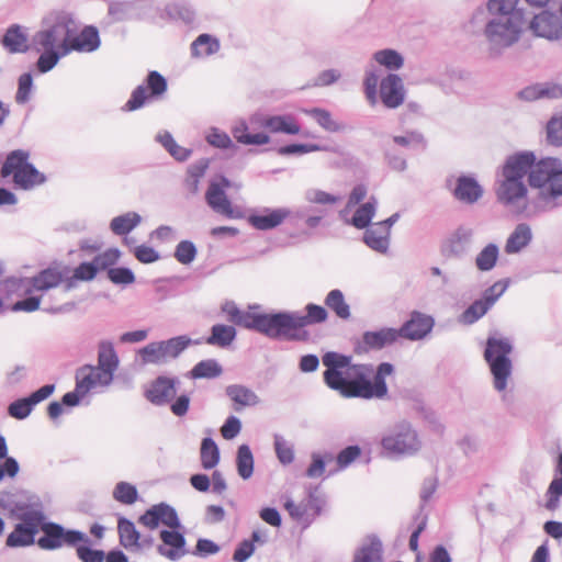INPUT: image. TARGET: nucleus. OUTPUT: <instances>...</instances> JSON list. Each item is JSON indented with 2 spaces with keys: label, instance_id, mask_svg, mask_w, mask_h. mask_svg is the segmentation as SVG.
Returning <instances> with one entry per match:
<instances>
[{
  "label": "nucleus",
  "instance_id": "f257e3e1",
  "mask_svg": "<svg viewBox=\"0 0 562 562\" xmlns=\"http://www.w3.org/2000/svg\"><path fill=\"white\" fill-rule=\"evenodd\" d=\"M322 361L326 367L323 374L325 384L342 397L370 400L384 398L387 395L385 379L394 371L391 363H380L371 380L372 369L352 364L351 357L330 351L323 356Z\"/></svg>",
  "mask_w": 562,
  "mask_h": 562
},
{
  "label": "nucleus",
  "instance_id": "f03ea898",
  "mask_svg": "<svg viewBox=\"0 0 562 562\" xmlns=\"http://www.w3.org/2000/svg\"><path fill=\"white\" fill-rule=\"evenodd\" d=\"M48 23L47 29L34 36L36 49L43 52L37 59V69L42 74L52 70L58 60L67 55L64 50L71 27V18L65 13H55L49 16Z\"/></svg>",
  "mask_w": 562,
  "mask_h": 562
},
{
  "label": "nucleus",
  "instance_id": "7ed1b4c3",
  "mask_svg": "<svg viewBox=\"0 0 562 562\" xmlns=\"http://www.w3.org/2000/svg\"><path fill=\"white\" fill-rule=\"evenodd\" d=\"M536 157L531 153H521L510 156L502 170V179L496 189L498 200L510 204L524 199L527 188L524 183L525 176L532 169Z\"/></svg>",
  "mask_w": 562,
  "mask_h": 562
},
{
  "label": "nucleus",
  "instance_id": "20e7f679",
  "mask_svg": "<svg viewBox=\"0 0 562 562\" xmlns=\"http://www.w3.org/2000/svg\"><path fill=\"white\" fill-rule=\"evenodd\" d=\"M30 154L22 149L11 151L1 169L2 178L12 177L15 187L30 190L45 181V176L29 162Z\"/></svg>",
  "mask_w": 562,
  "mask_h": 562
},
{
  "label": "nucleus",
  "instance_id": "39448f33",
  "mask_svg": "<svg viewBox=\"0 0 562 562\" xmlns=\"http://www.w3.org/2000/svg\"><path fill=\"white\" fill-rule=\"evenodd\" d=\"M513 346L509 339L502 337H488L484 351V359L490 366L494 378V386L497 391H504L507 380L512 374V361L509 355Z\"/></svg>",
  "mask_w": 562,
  "mask_h": 562
},
{
  "label": "nucleus",
  "instance_id": "423d86ee",
  "mask_svg": "<svg viewBox=\"0 0 562 562\" xmlns=\"http://www.w3.org/2000/svg\"><path fill=\"white\" fill-rule=\"evenodd\" d=\"M306 315L295 313H281L283 338L301 340L307 337L304 328L312 324H319L327 319L328 314L325 307L310 303L305 307Z\"/></svg>",
  "mask_w": 562,
  "mask_h": 562
},
{
  "label": "nucleus",
  "instance_id": "0eeeda50",
  "mask_svg": "<svg viewBox=\"0 0 562 562\" xmlns=\"http://www.w3.org/2000/svg\"><path fill=\"white\" fill-rule=\"evenodd\" d=\"M40 531L43 535L36 543L43 550L52 551L63 547L72 548V546L86 540V533L79 530L66 529L56 522H46L45 519L42 520Z\"/></svg>",
  "mask_w": 562,
  "mask_h": 562
},
{
  "label": "nucleus",
  "instance_id": "6e6552de",
  "mask_svg": "<svg viewBox=\"0 0 562 562\" xmlns=\"http://www.w3.org/2000/svg\"><path fill=\"white\" fill-rule=\"evenodd\" d=\"M529 183L536 188H547L553 195H562V166L558 159L546 158L532 166Z\"/></svg>",
  "mask_w": 562,
  "mask_h": 562
},
{
  "label": "nucleus",
  "instance_id": "1a4fd4ad",
  "mask_svg": "<svg viewBox=\"0 0 562 562\" xmlns=\"http://www.w3.org/2000/svg\"><path fill=\"white\" fill-rule=\"evenodd\" d=\"M521 14L499 18L487 23L485 34L490 41L501 46H510L518 41L524 30Z\"/></svg>",
  "mask_w": 562,
  "mask_h": 562
},
{
  "label": "nucleus",
  "instance_id": "9d476101",
  "mask_svg": "<svg viewBox=\"0 0 562 562\" xmlns=\"http://www.w3.org/2000/svg\"><path fill=\"white\" fill-rule=\"evenodd\" d=\"M381 445L385 451L392 454H412L420 447L418 436L408 423L398 425L384 436Z\"/></svg>",
  "mask_w": 562,
  "mask_h": 562
},
{
  "label": "nucleus",
  "instance_id": "9b49d317",
  "mask_svg": "<svg viewBox=\"0 0 562 562\" xmlns=\"http://www.w3.org/2000/svg\"><path fill=\"white\" fill-rule=\"evenodd\" d=\"M189 342L184 336L173 337L165 341L150 342L140 349L139 353L145 363H162L177 358Z\"/></svg>",
  "mask_w": 562,
  "mask_h": 562
},
{
  "label": "nucleus",
  "instance_id": "f8f14e48",
  "mask_svg": "<svg viewBox=\"0 0 562 562\" xmlns=\"http://www.w3.org/2000/svg\"><path fill=\"white\" fill-rule=\"evenodd\" d=\"M167 91V81L162 75L153 70L148 74L145 85L136 87L130 100L123 106L125 111L140 109L148 100L160 98Z\"/></svg>",
  "mask_w": 562,
  "mask_h": 562
},
{
  "label": "nucleus",
  "instance_id": "ddd939ff",
  "mask_svg": "<svg viewBox=\"0 0 562 562\" xmlns=\"http://www.w3.org/2000/svg\"><path fill=\"white\" fill-rule=\"evenodd\" d=\"M44 515L38 512H29L22 515L21 522L15 525L9 533L5 544L10 548L27 547L35 542V536L42 527Z\"/></svg>",
  "mask_w": 562,
  "mask_h": 562
},
{
  "label": "nucleus",
  "instance_id": "4468645a",
  "mask_svg": "<svg viewBox=\"0 0 562 562\" xmlns=\"http://www.w3.org/2000/svg\"><path fill=\"white\" fill-rule=\"evenodd\" d=\"M237 326L255 329L270 338H283L281 313L259 314L243 312Z\"/></svg>",
  "mask_w": 562,
  "mask_h": 562
},
{
  "label": "nucleus",
  "instance_id": "2eb2a0df",
  "mask_svg": "<svg viewBox=\"0 0 562 562\" xmlns=\"http://www.w3.org/2000/svg\"><path fill=\"white\" fill-rule=\"evenodd\" d=\"M99 45L100 37L95 27L86 26L78 33L76 23L71 19V27H69L67 46H65L64 54H69L72 50L90 53L95 50Z\"/></svg>",
  "mask_w": 562,
  "mask_h": 562
},
{
  "label": "nucleus",
  "instance_id": "dca6fc26",
  "mask_svg": "<svg viewBox=\"0 0 562 562\" xmlns=\"http://www.w3.org/2000/svg\"><path fill=\"white\" fill-rule=\"evenodd\" d=\"M231 183L226 178H222L220 182H212L205 193V200L209 206L228 218H237L240 213L236 211L231 201L228 200L225 189L229 188Z\"/></svg>",
  "mask_w": 562,
  "mask_h": 562
},
{
  "label": "nucleus",
  "instance_id": "f3484780",
  "mask_svg": "<svg viewBox=\"0 0 562 562\" xmlns=\"http://www.w3.org/2000/svg\"><path fill=\"white\" fill-rule=\"evenodd\" d=\"M529 30L537 37L558 41L562 37V21L555 13L544 10L531 19Z\"/></svg>",
  "mask_w": 562,
  "mask_h": 562
},
{
  "label": "nucleus",
  "instance_id": "a211bd4d",
  "mask_svg": "<svg viewBox=\"0 0 562 562\" xmlns=\"http://www.w3.org/2000/svg\"><path fill=\"white\" fill-rule=\"evenodd\" d=\"M138 521L149 529H155L160 524L171 529L180 528V521L176 510L165 503L151 506L139 517Z\"/></svg>",
  "mask_w": 562,
  "mask_h": 562
},
{
  "label": "nucleus",
  "instance_id": "6ab92c4d",
  "mask_svg": "<svg viewBox=\"0 0 562 562\" xmlns=\"http://www.w3.org/2000/svg\"><path fill=\"white\" fill-rule=\"evenodd\" d=\"M110 371L98 368L97 366H83L77 370L76 384L77 391L81 395L88 394L97 386H105L112 382Z\"/></svg>",
  "mask_w": 562,
  "mask_h": 562
},
{
  "label": "nucleus",
  "instance_id": "aec40b11",
  "mask_svg": "<svg viewBox=\"0 0 562 562\" xmlns=\"http://www.w3.org/2000/svg\"><path fill=\"white\" fill-rule=\"evenodd\" d=\"M55 390L53 384H46L32 393L29 397L20 398L9 405L8 412L11 417L23 419L30 415L37 403L49 397Z\"/></svg>",
  "mask_w": 562,
  "mask_h": 562
},
{
  "label": "nucleus",
  "instance_id": "412c9836",
  "mask_svg": "<svg viewBox=\"0 0 562 562\" xmlns=\"http://www.w3.org/2000/svg\"><path fill=\"white\" fill-rule=\"evenodd\" d=\"M434 327V318L420 312H413L411 318L400 328L401 337L419 340L426 337Z\"/></svg>",
  "mask_w": 562,
  "mask_h": 562
},
{
  "label": "nucleus",
  "instance_id": "4be33fe9",
  "mask_svg": "<svg viewBox=\"0 0 562 562\" xmlns=\"http://www.w3.org/2000/svg\"><path fill=\"white\" fill-rule=\"evenodd\" d=\"M380 97L386 108L400 106L405 97L402 79L397 75H387L380 83Z\"/></svg>",
  "mask_w": 562,
  "mask_h": 562
},
{
  "label": "nucleus",
  "instance_id": "5701e85b",
  "mask_svg": "<svg viewBox=\"0 0 562 562\" xmlns=\"http://www.w3.org/2000/svg\"><path fill=\"white\" fill-rule=\"evenodd\" d=\"M395 222V216L376 223L364 233V243L372 249L385 252L389 248L390 229Z\"/></svg>",
  "mask_w": 562,
  "mask_h": 562
},
{
  "label": "nucleus",
  "instance_id": "b1692460",
  "mask_svg": "<svg viewBox=\"0 0 562 562\" xmlns=\"http://www.w3.org/2000/svg\"><path fill=\"white\" fill-rule=\"evenodd\" d=\"M176 382L175 379L166 376L157 378L146 391V398L155 405L169 403L177 393Z\"/></svg>",
  "mask_w": 562,
  "mask_h": 562
},
{
  "label": "nucleus",
  "instance_id": "393cba45",
  "mask_svg": "<svg viewBox=\"0 0 562 562\" xmlns=\"http://www.w3.org/2000/svg\"><path fill=\"white\" fill-rule=\"evenodd\" d=\"M256 122L271 133L296 135L301 132L297 121L292 115H267L258 117Z\"/></svg>",
  "mask_w": 562,
  "mask_h": 562
},
{
  "label": "nucleus",
  "instance_id": "a878e982",
  "mask_svg": "<svg viewBox=\"0 0 562 562\" xmlns=\"http://www.w3.org/2000/svg\"><path fill=\"white\" fill-rule=\"evenodd\" d=\"M160 539L164 542V546L158 548L160 554L170 560L179 559L184 554L183 548L186 540L182 533L177 531V529L162 530L160 532Z\"/></svg>",
  "mask_w": 562,
  "mask_h": 562
},
{
  "label": "nucleus",
  "instance_id": "bb28decb",
  "mask_svg": "<svg viewBox=\"0 0 562 562\" xmlns=\"http://www.w3.org/2000/svg\"><path fill=\"white\" fill-rule=\"evenodd\" d=\"M64 277V271L58 267L44 269L30 280L32 289H27L26 293L30 294L32 290L44 292L56 288L63 282Z\"/></svg>",
  "mask_w": 562,
  "mask_h": 562
},
{
  "label": "nucleus",
  "instance_id": "cd10ccee",
  "mask_svg": "<svg viewBox=\"0 0 562 562\" xmlns=\"http://www.w3.org/2000/svg\"><path fill=\"white\" fill-rule=\"evenodd\" d=\"M400 337V329L382 328L376 331H366L362 336V342L366 350H379L394 344Z\"/></svg>",
  "mask_w": 562,
  "mask_h": 562
},
{
  "label": "nucleus",
  "instance_id": "c85d7f7f",
  "mask_svg": "<svg viewBox=\"0 0 562 562\" xmlns=\"http://www.w3.org/2000/svg\"><path fill=\"white\" fill-rule=\"evenodd\" d=\"M232 135L237 143L243 145H267L270 143V136L263 132L250 133L246 122H238L232 128Z\"/></svg>",
  "mask_w": 562,
  "mask_h": 562
},
{
  "label": "nucleus",
  "instance_id": "c756f323",
  "mask_svg": "<svg viewBox=\"0 0 562 562\" xmlns=\"http://www.w3.org/2000/svg\"><path fill=\"white\" fill-rule=\"evenodd\" d=\"M289 211L277 209L269 211L266 214L252 215L249 217V223L257 229L267 231L279 226L288 216Z\"/></svg>",
  "mask_w": 562,
  "mask_h": 562
},
{
  "label": "nucleus",
  "instance_id": "7c9ffc66",
  "mask_svg": "<svg viewBox=\"0 0 562 562\" xmlns=\"http://www.w3.org/2000/svg\"><path fill=\"white\" fill-rule=\"evenodd\" d=\"M454 195L462 202L474 203L482 195V189L474 179L461 177L458 179Z\"/></svg>",
  "mask_w": 562,
  "mask_h": 562
},
{
  "label": "nucleus",
  "instance_id": "2f4dec72",
  "mask_svg": "<svg viewBox=\"0 0 562 562\" xmlns=\"http://www.w3.org/2000/svg\"><path fill=\"white\" fill-rule=\"evenodd\" d=\"M531 229L529 225L521 223L516 226L515 231L509 235L506 240L505 251L507 254L519 252L531 240Z\"/></svg>",
  "mask_w": 562,
  "mask_h": 562
},
{
  "label": "nucleus",
  "instance_id": "473e14b6",
  "mask_svg": "<svg viewBox=\"0 0 562 562\" xmlns=\"http://www.w3.org/2000/svg\"><path fill=\"white\" fill-rule=\"evenodd\" d=\"M226 394L234 402L236 411L246 406H254L259 402L256 393L243 385L235 384L227 386Z\"/></svg>",
  "mask_w": 562,
  "mask_h": 562
},
{
  "label": "nucleus",
  "instance_id": "72a5a7b5",
  "mask_svg": "<svg viewBox=\"0 0 562 562\" xmlns=\"http://www.w3.org/2000/svg\"><path fill=\"white\" fill-rule=\"evenodd\" d=\"M236 337V330L233 326L217 324L212 327L211 335L206 338L207 345L225 348L229 346Z\"/></svg>",
  "mask_w": 562,
  "mask_h": 562
},
{
  "label": "nucleus",
  "instance_id": "f704fd0d",
  "mask_svg": "<svg viewBox=\"0 0 562 562\" xmlns=\"http://www.w3.org/2000/svg\"><path fill=\"white\" fill-rule=\"evenodd\" d=\"M2 44L10 53H23L29 47L27 37L18 25H13L7 31Z\"/></svg>",
  "mask_w": 562,
  "mask_h": 562
},
{
  "label": "nucleus",
  "instance_id": "c9c22d12",
  "mask_svg": "<svg viewBox=\"0 0 562 562\" xmlns=\"http://www.w3.org/2000/svg\"><path fill=\"white\" fill-rule=\"evenodd\" d=\"M325 304L337 317L341 319H348L350 317V307L340 290H331L325 297Z\"/></svg>",
  "mask_w": 562,
  "mask_h": 562
},
{
  "label": "nucleus",
  "instance_id": "e433bc0d",
  "mask_svg": "<svg viewBox=\"0 0 562 562\" xmlns=\"http://www.w3.org/2000/svg\"><path fill=\"white\" fill-rule=\"evenodd\" d=\"M220 43L209 34H201L191 45L192 55L195 57H206L217 53Z\"/></svg>",
  "mask_w": 562,
  "mask_h": 562
},
{
  "label": "nucleus",
  "instance_id": "4c0bfd02",
  "mask_svg": "<svg viewBox=\"0 0 562 562\" xmlns=\"http://www.w3.org/2000/svg\"><path fill=\"white\" fill-rule=\"evenodd\" d=\"M120 543L124 548L137 547L139 544V532L134 524L126 518H120L117 522Z\"/></svg>",
  "mask_w": 562,
  "mask_h": 562
},
{
  "label": "nucleus",
  "instance_id": "58836bf2",
  "mask_svg": "<svg viewBox=\"0 0 562 562\" xmlns=\"http://www.w3.org/2000/svg\"><path fill=\"white\" fill-rule=\"evenodd\" d=\"M119 366V359L111 342H101L99 346L98 368L110 371L113 379L114 371Z\"/></svg>",
  "mask_w": 562,
  "mask_h": 562
},
{
  "label": "nucleus",
  "instance_id": "ea45409f",
  "mask_svg": "<svg viewBox=\"0 0 562 562\" xmlns=\"http://www.w3.org/2000/svg\"><path fill=\"white\" fill-rule=\"evenodd\" d=\"M140 222V216L135 212H128L116 216L111 221L110 227L116 235H126Z\"/></svg>",
  "mask_w": 562,
  "mask_h": 562
},
{
  "label": "nucleus",
  "instance_id": "a19ab883",
  "mask_svg": "<svg viewBox=\"0 0 562 562\" xmlns=\"http://www.w3.org/2000/svg\"><path fill=\"white\" fill-rule=\"evenodd\" d=\"M222 367L216 360L207 359L198 362L190 371L192 379H213L222 374Z\"/></svg>",
  "mask_w": 562,
  "mask_h": 562
},
{
  "label": "nucleus",
  "instance_id": "79ce46f5",
  "mask_svg": "<svg viewBox=\"0 0 562 562\" xmlns=\"http://www.w3.org/2000/svg\"><path fill=\"white\" fill-rule=\"evenodd\" d=\"M499 250L495 244L486 245L476 256L475 265L480 271L492 270L498 259Z\"/></svg>",
  "mask_w": 562,
  "mask_h": 562
},
{
  "label": "nucleus",
  "instance_id": "37998d69",
  "mask_svg": "<svg viewBox=\"0 0 562 562\" xmlns=\"http://www.w3.org/2000/svg\"><path fill=\"white\" fill-rule=\"evenodd\" d=\"M375 205L376 200L374 198H371L367 203L361 204L356 210L351 218V224L359 229L366 228L375 213Z\"/></svg>",
  "mask_w": 562,
  "mask_h": 562
},
{
  "label": "nucleus",
  "instance_id": "c03bdc74",
  "mask_svg": "<svg viewBox=\"0 0 562 562\" xmlns=\"http://www.w3.org/2000/svg\"><path fill=\"white\" fill-rule=\"evenodd\" d=\"M201 464L204 469H213L220 461V451L211 438H204L201 443Z\"/></svg>",
  "mask_w": 562,
  "mask_h": 562
},
{
  "label": "nucleus",
  "instance_id": "a18cd8bd",
  "mask_svg": "<svg viewBox=\"0 0 562 562\" xmlns=\"http://www.w3.org/2000/svg\"><path fill=\"white\" fill-rule=\"evenodd\" d=\"M467 241L465 234L456 233L443 243L441 252L446 258L458 257L464 251Z\"/></svg>",
  "mask_w": 562,
  "mask_h": 562
},
{
  "label": "nucleus",
  "instance_id": "49530a36",
  "mask_svg": "<svg viewBox=\"0 0 562 562\" xmlns=\"http://www.w3.org/2000/svg\"><path fill=\"white\" fill-rule=\"evenodd\" d=\"M236 462L238 474L244 480L249 479L254 471V458L248 446L241 445L238 448Z\"/></svg>",
  "mask_w": 562,
  "mask_h": 562
},
{
  "label": "nucleus",
  "instance_id": "de8ad7c7",
  "mask_svg": "<svg viewBox=\"0 0 562 562\" xmlns=\"http://www.w3.org/2000/svg\"><path fill=\"white\" fill-rule=\"evenodd\" d=\"M307 115L315 119V121L326 131L329 132H338L342 130V125L337 123L331 114L324 110V109H310L304 111Z\"/></svg>",
  "mask_w": 562,
  "mask_h": 562
},
{
  "label": "nucleus",
  "instance_id": "09e8293b",
  "mask_svg": "<svg viewBox=\"0 0 562 562\" xmlns=\"http://www.w3.org/2000/svg\"><path fill=\"white\" fill-rule=\"evenodd\" d=\"M76 549L77 557L82 562H103L104 552L102 550H94L90 548V539L86 535V540L72 546Z\"/></svg>",
  "mask_w": 562,
  "mask_h": 562
},
{
  "label": "nucleus",
  "instance_id": "8fccbe9b",
  "mask_svg": "<svg viewBox=\"0 0 562 562\" xmlns=\"http://www.w3.org/2000/svg\"><path fill=\"white\" fill-rule=\"evenodd\" d=\"M374 60L387 69L396 70L403 66V57L394 49H382L374 54Z\"/></svg>",
  "mask_w": 562,
  "mask_h": 562
},
{
  "label": "nucleus",
  "instance_id": "3c124183",
  "mask_svg": "<svg viewBox=\"0 0 562 562\" xmlns=\"http://www.w3.org/2000/svg\"><path fill=\"white\" fill-rule=\"evenodd\" d=\"M518 0H488L487 10L491 14L502 18L520 14L515 12Z\"/></svg>",
  "mask_w": 562,
  "mask_h": 562
},
{
  "label": "nucleus",
  "instance_id": "603ef678",
  "mask_svg": "<svg viewBox=\"0 0 562 562\" xmlns=\"http://www.w3.org/2000/svg\"><path fill=\"white\" fill-rule=\"evenodd\" d=\"M491 308L488 303L483 299L474 301L461 315V321L464 324H473Z\"/></svg>",
  "mask_w": 562,
  "mask_h": 562
},
{
  "label": "nucleus",
  "instance_id": "864d4df0",
  "mask_svg": "<svg viewBox=\"0 0 562 562\" xmlns=\"http://www.w3.org/2000/svg\"><path fill=\"white\" fill-rule=\"evenodd\" d=\"M137 495L136 487L127 482L117 483L113 491L114 499L125 505L134 504Z\"/></svg>",
  "mask_w": 562,
  "mask_h": 562
},
{
  "label": "nucleus",
  "instance_id": "5fc2aeb1",
  "mask_svg": "<svg viewBox=\"0 0 562 562\" xmlns=\"http://www.w3.org/2000/svg\"><path fill=\"white\" fill-rule=\"evenodd\" d=\"M98 273L97 266L91 262H82L75 270L71 278L68 279V286L74 285L76 281H91Z\"/></svg>",
  "mask_w": 562,
  "mask_h": 562
},
{
  "label": "nucleus",
  "instance_id": "6e6d98bb",
  "mask_svg": "<svg viewBox=\"0 0 562 562\" xmlns=\"http://www.w3.org/2000/svg\"><path fill=\"white\" fill-rule=\"evenodd\" d=\"M121 252L116 248H109L105 251L99 254L94 257L93 263L97 266V270H109L111 269L120 259Z\"/></svg>",
  "mask_w": 562,
  "mask_h": 562
},
{
  "label": "nucleus",
  "instance_id": "4d7b16f0",
  "mask_svg": "<svg viewBox=\"0 0 562 562\" xmlns=\"http://www.w3.org/2000/svg\"><path fill=\"white\" fill-rule=\"evenodd\" d=\"M196 256V248L192 241H180L175 250V258L182 265L191 263Z\"/></svg>",
  "mask_w": 562,
  "mask_h": 562
},
{
  "label": "nucleus",
  "instance_id": "13d9d810",
  "mask_svg": "<svg viewBox=\"0 0 562 562\" xmlns=\"http://www.w3.org/2000/svg\"><path fill=\"white\" fill-rule=\"evenodd\" d=\"M361 456V449L358 446H349L341 450L336 458V471L344 470Z\"/></svg>",
  "mask_w": 562,
  "mask_h": 562
},
{
  "label": "nucleus",
  "instance_id": "bf43d9fd",
  "mask_svg": "<svg viewBox=\"0 0 562 562\" xmlns=\"http://www.w3.org/2000/svg\"><path fill=\"white\" fill-rule=\"evenodd\" d=\"M562 93V88L560 87H553L551 89L549 88H541L538 86L535 87H528L525 90L520 92L521 98L526 100H535L541 97H557Z\"/></svg>",
  "mask_w": 562,
  "mask_h": 562
},
{
  "label": "nucleus",
  "instance_id": "052dcab7",
  "mask_svg": "<svg viewBox=\"0 0 562 562\" xmlns=\"http://www.w3.org/2000/svg\"><path fill=\"white\" fill-rule=\"evenodd\" d=\"M274 448L281 463L289 464L294 460L292 447L279 435L274 436Z\"/></svg>",
  "mask_w": 562,
  "mask_h": 562
},
{
  "label": "nucleus",
  "instance_id": "680f3d73",
  "mask_svg": "<svg viewBox=\"0 0 562 562\" xmlns=\"http://www.w3.org/2000/svg\"><path fill=\"white\" fill-rule=\"evenodd\" d=\"M353 562H382L381 550L374 543L364 546L357 552Z\"/></svg>",
  "mask_w": 562,
  "mask_h": 562
},
{
  "label": "nucleus",
  "instance_id": "e2e57ef3",
  "mask_svg": "<svg viewBox=\"0 0 562 562\" xmlns=\"http://www.w3.org/2000/svg\"><path fill=\"white\" fill-rule=\"evenodd\" d=\"M562 495V477L554 479L548 488V499L546 508L550 512H554L559 507V497Z\"/></svg>",
  "mask_w": 562,
  "mask_h": 562
},
{
  "label": "nucleus",
  "instance_id": "0e129e2a",
  "mask_svg": "<svg viewBox=\"0 0 562 562\" xmlns=\"http://www.w3.org/2000/svg\"><path fill=\"white\" fill-rule=\"evenodd\" d=\"M108 278L115 284H131L135 281L132 270L123 267L109 269Z\"/></svg>",
  "mask_w": 562,
  "mask_h": 562
},
{
  "label": "nucleus",
  "instance_id": "69168bd1",
  "mask_svg": "<svg viewBox=\"0 0 562 562\" xmlns=\"http://www.w3.org/2000/svg\"><path fill=\"white\" fill-rule=\"evenodd\" d=\"M330 461H333L331 454H326L324 458L318 454H314L312 463L306 470V476L311 479L322 476L325 472V463Z\"/></svg>",
  "mask_w": 562,
  "mask_h": 562
},
{
  "label": "nucleus",
  "instance_id": "338daca9",
  "mask_svg": "<svg viewBox=\"0 0 562 562\" xmlns=\"http://www.w3.org/2000/svg\"><path fill=\"white\" fill-rule=\"evenodd\" d=\"M313 499L310 497L307 501H304L300 504H295L292 501H286L284 503V508L288 510L289 515L294 519H302L311 509Z\"/></svg>",
  "mask_w": 562,
  "mask_h": 562
},
{
  "label": "nucleus",
  "instance_id": "774afa93",
  "mask_svg": "<svg viewBox=\"0 0 562 562\" xmlns=\"http://www.w3.org/2000/svg\"><path fill=\"white\" fill-rule=\"evenodd\" d=\"M548 139L553 145H562V117L552 119L547 126Z\"/></svg>",
  "mask_w": 562,
  "mask_h": 562
}]
</instances>
